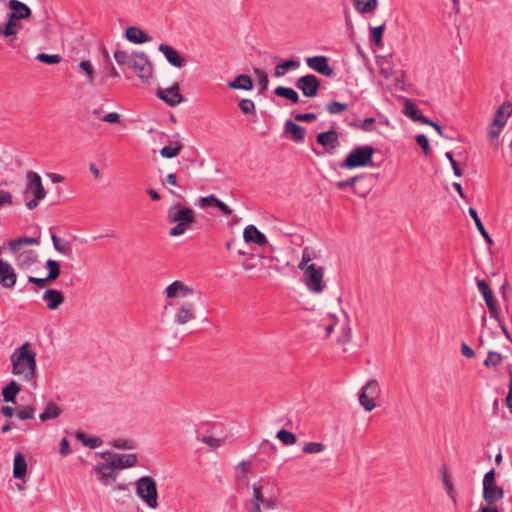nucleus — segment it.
<instances>
[{"mask_svg": "<svg viewBox=\"0 0 512 512\" xmlns=\"http://www.w3.org/2000/svg\"><path fill=\"white\" fill-rule=\"evenodd\" d=\"M477 287H478L479 292L482 294V296L485 300V303L488 307L490 316L494 319H498L499 308L497 305V301L494 298L493 292L490 289L488 283L483 279H478Z\"/></svg>", "mask_w": 512, "mask_h": 512, "instance_id": "obj_12", "label": "nucleus"}, {"mask_svg": "<svg viewBox=\"0 0 512 512\" xmlns=\"http://www.w3.org/2000/svg\"><path fill=\"white\" fill-rule=\"evenodd\" d=\"M62 414V409L54 402H49L44 411L40 414L39 418L45 422L51 419H56Z\"/></svg>", "mask_w": 512, "mask_h": 512, "instance_id": "obj_32", "label": "nucleus"}, {"mask_svg": "<svg viewBox=\"0 0 512 512\" xmlns=\"http://www.w3.org/2000/svg\"><path fill=\"white\" fill-rule=\"evenodd\" d=\"M504 497V490L498 486L495 479V470L488 471L483 478V499L492 505Z\"/></svg>", "mask_w": 512, "mask_h": 512, "instance_id": "obj_8", "label": "nucleus"}, {"mask_svg": "<svg viewBox=\"0 0 512 512\" xmlns=\"http://www.w3.org/2000/svg\"><path fill=\"white\" fill-rule=\"evenodd\" d=\"M254 74L258 77L259 85L261 86L262 90H266L268 87V75L265 71L260 69H254Z\"/></svg>", "mask_w": 512, "mask_h": 512, "instance_id": "obj_55", "label": "nucleus"}, {"mask_svg": "<svg viewBox=\"0 0 512 512\" xmlns=\"http://www.w3.org/2000/svg\"><path fill=\"white\" fill-rule=\"evenodd\" d=\"M375 149L372 146H358L354 148L340 164L341 168L352 169L372 164Z\"/></svg>", "mask_w": 512, "mask_h": 512, "instance_id": "obj_5", "label": "nucleus"}, {"mask_svg": "<svg viewBox=\"0 0 512 512\" xmlns=\"http://www.w3.org/2000/svg\"><path fill=\"white\" fill-rule=\"evenodd\" d=\"M104 463H98L95 466V471L98 473L99 477L98 479L106 486L112 485L117 477V469L114 466L112 460L110 457L104 458Z\"/></svg>", "mask_w": 512, "mask_h": 512, "instance_id": "obj_10", "label": "nucleus"}, {"mask_svg": "<svg viewBox=\"0 0 512 512\" xmlns=\"http://www.w3.org/2000/svg\"><path fill=\"white\" fill-rule=\"evenodd\" d=\"M316 140L317 143L322 145L328 152L340 146L338 132L334 129L319 133Z\"/></svg>", "mask_w": 512, "mask_h": 512, "instance_id": "obj_19", "label": "nucleus"}, {"mask_svg": "<svg viewBox=\"0 0 512 512\" xmlns=\"http://www.w3.org/2000/svg\"><path fill=\"white\" fill-rule=\"evenodd\" d=\"M26 187L24 191L25 205L29 210H34L46 197L47 192L43 186L40 175L34 171L26 173Z\"/></svg>", "mask_w": 512, "mask_h": 512, "instance_id": "obj_4", "label": "nucleus"}, {"mask_svg": "<svg viewBox=\"0 0 512 512\" xmlns=\"http://www.w3.org/2000/svg\"><path fill=\"white\" fill-rule=\"evenodd\" d=\"M114 446L120 449H133V442L127 439H117L114 441Z\"/></svg>", "mask_w": 512, "mask_h": 512, "instance_id": "obj_62", "label": "nucleus"}, {"mask_svg": "<svg viewBox=\"0 0 512 512\" xmlns=\"http://www.w3.org/2000/svg\"><path fill=\"white\" fill-rule=\"evenodd\" d=\"M219 201L218 198H216L215 196L213 195H209V196H206V197H202L200 198L199 202H200V205L202 207H205V206H208V205H213L215 206L217 204V202Z\"/></svg>", "mask_w": 512, "mask_h": 512, "instance_id": "obj_64", "label": "nucleus"}, {"mask_svg": "<svg viewBox=\"0 0 512 512\" xmlns=\"http://www.w3.org/2000/svg\"><path fill=\"white\" fill-rule=\"evenodd\" d=\"M164 293L168 299H177L193 294L194 289L180 280H175L165 288Z\"/></svg>", "mask_w": 512, "mask_h": 512, "instance_id": "obj_15", "label": "nucleus"}, {"mask_svg": "<svg viewBox=\"0 0 512 512\" xmlns=\"http://www.w3.org/2000/svg\"><path fill=\"white\" fill-rule=\"evenodd\" d=\"M182 148L181 143H177L175 146H165L160 150V154L164 158H173L181 152Z\"/></svg>", "mask_w": 512, "mask_h": 512, "instance_id": "obj_44", "label": "nucleus"}, {"mask_svg": "<svg viewBox=\"0 0 512 512\" xmlns=\"http://www.w3.org/2000/svg\"><path fill=\"white\" fill-rule=\"evenodd\" d=\"M51 240L56 251L63 254H66L70 251V244L66 241L62 242L56 234L51 235Z\"/></svg>", "mask_w": 512, "mask_h": 512, "instance_id": "obj_46", "label": "nucleus"}, {"mask_svg": "<svg viewBox=\"0 0 512 512\" xmlns=\"http://www.w3.org/2000/svg\"><path fill=\"white\" fill-rule=\"evenodd\" d=\"M17 281V275L12 265L0 258V285L3 288H12Z\"/></svg>", "mask_w": 512, "mask_h": 512, "instance_id": "obj_16", "label": "nucleus"}, {"mask_svg": "<svg viewBox=\"0 0 512 512\" xmlns=\"http://www.w3.org/2000/svg\"><path fill=\"white\" fill-rule=\"evenodd\" d=\"M380 395L381 388L378 381L376 379H370L361 388L359 394L360 405L365 409V411L370 412L376 408V400Z\"/></svg>", "mask_w": 512, "mask_h": 512, "instance_id": "obj_7", "label": "nucleus"}, {"mask_svg": "<svg viewBox=\"0 0 512 512\" xmlns=\"http://www.w3.org/2000/svg\"><path fill=\"white\" fill-rule=\"evenodd\" d=\"M469 214L473 218L477 230L480 232V234L483 236V238L486 240V242L492 243V239H491L490 235L488 234V232L486 231V229L484 228V225L482 224V222L477 214V211L474 208L470 207Z\"/></svg>", "mask_w": 512, "mask_h": 512, "instance_id": "obj_38", "label": "nucleus"}, {"mask_svg": "<svg viewBox=\"0 0 512 512\" xmlns=\"http://www.w3.org/2000/svg\"><path fill=\"white\" fill-rule=\"evenodd\" d=\"M416 143L422 148V151L426 156L430 153L429 141L425 135H423V134L417 135Z\"/></svg>", "mask_w": 512, "mask_h": 512, "instance_id": "obj_57", "label": "nucleus"}, {"mask_svg": "<svg viewBox=\"0 0 512 512\" xmlns=\"http://www.w3.org/2000/svg\"><path fill=\"white\" fill-rule=\"evenodd\" d=\"M13 196L9 191L0 190V208L4 205H12Z\"/></svg>", "mask_w": 512, "mask_h": 512, "instance_id": "obj_59", "label": "nucleus"}, {"mask_svg": "<svg viewBox=\"0 0 512 512\" xmlns=\"http://www.w3.org/2000/svg\"><path fill=\"white\" fill-rule=\"evenodd\" d=\"M353 4L359 13H370L375 10L377 0H353Z\"/></svg>", "mask_w": 512, "mask_h": 512, "instance_id": "obj_36", "label": "nucleus"}, {"mask_svg": "<svg viewBox=\"0 0 512 512\" xmlns=\"http://www.w3.org/2000/svg\"><path fill=\"white\" fill-rule=\"evenodd\" d=\"M276 437L285 445H293L297 440L295 434L285 429L279 430Z\"/></svg>", "mask_w": 512, "mask_h": 512, "instance_id": "obj_45", "label": "nucleus"}, {"mask_svg": "<svg viewBox=\"0 0 512 512\" xmlns=\"http://www.w3.org/2000/svg\"><path fill=\"white\" fill-rule=\"evenodd\" d=\"M262 487L260 485H253V495L250 500L251 504H262L264 502V498L261 491Z\"/></svg>", "mask_w": 512, "mask_h": 512, "instance_id": "obj_54", "label": "nucleus"}, {"mask_svg": "<svg viewBox=\"0 0 512 512\" xmlns=\"http://www.w3.org/2000/svg\"><path fill=\"white\" fill-rule=\"evenodd\" d=\"M21 387L16 381L11 380L2 390L3 398L6 402H15L16 395L20 392Z\"/></svg>", "mask_w": 512, "mask_h": 512, "instance_id": "obj_33", "label": "nucleus"}, {"mask_svg": "<svg viewBox=\"0 0 512 512\" xmlns=\"http://www.w3.org/2000/svg\"><path fill=\"white\" fill-rule=\"evenodd\" d=\"M80 72L86 75L87 81L93 83L95 80V70L92 63L88 60L81 61L78 65Z\"/></svg>", "mask_w": 512, "mask_h": 512, "instance_id": "obj_42", "label": "nucleus"}, {"mask_svg": "<svg viewBox=\"0 0 512 512\" xmlns=\"http://www.w3.org/2000/svg\"><path fill=\"white\" fill-rule=\"evenodd\" d=\"M362 176L361 175H357V176H354V177H351L349 179H346V180H342V181H338L336 183V187L339 189V190H344L346 189L347 187H352L354 186V184L359 180L361 179Z\"/></svg>", "mask_w": 512, "mask_h": 512, "instance_id": "obj_56", "label": "nucleus"}, {"mask_svg": "<svg viewBox=\"0 0 512 512\" xmlns=\"http://www.w3.org/2000/svg\"><path fill=\"white\" fill-rule=\"evenodd\" d=\"M384 29H385V24H382L377 27H373L370 30L371 41L377 46L382 45V35H383Z\"/></svg>", "mask_w": 512, "mask_h": 512, "instance_id": "obj_47", "label": "nucleus"}, {"mask_svg": "<svg viewBox=\"0 0 512 512\" xmlns=\"http://www.w3.org/2000/svg\"><path fill=\"white\" fill-rule=\"evenodd\" d=\"M36 59L40 62H43V63H46V64H49V65H52V64H58L61 62L62 58L60 55L58 54H53V55H50V54H45V53H39L37 56H36Z\"/></svg>", "mask_w": 512, "mask_h": 512, "instance_id": "obj_48", "label": "nucleus"}, {"mask_svg": "<svg viewBox=\"0 0 512 512\" xmlns=\"http://www.w3.org/2000/svg\"><path fill=\"white\" fill-rule=\"evenodd\" d=\"M8 7L12 10L9 14L11 20L27 19L31 16V9L19 0H10Z\"/></svg>", "mask_w": 512, "mask_h": 512, "instance_id": "obj_20", "label": "nucleus"}, {"mask_svg": "<svg viewBox=\"0 0 512 512\" xmlns=\"http://www.w3.org/2000/svg\"><path fill=\"white\" fill-rule=\"evenodd\" d=\"M34 408L31 406H26L23 409L18 410L17 416L21 420H28L34 417Z\"/></svg>", "mask_w": 512, "mask_h": 512, "instance_id": "obj_58", "label": "nucleus"}, {"mask_svg": "<svg viewBox=\"0 0 512 512\" xmlns=\"http://www.w3.org/2000/svg\"><path fill=\"white\" fill-rule=\"evenodd\" d=\"M243 238L246 242H252L259 246L267 243L266 236L260 232L254 225H248L243 232Z\"/></svg>", "mask_w": 512, "mask_h": 512, "instance_id": "obj_25", "label": "nucleus"}, {"mask_svg": "<svg viewBox=\"0 0 512 512\" xmlns=\"http://www.w3.org/2000/svg\"><path fill=\"white\" fill-rule=\"evenodd\" d=\"M300 63L296 60H286L275 67V76L281 77L287 70L298 68Z\"/></svg>", "mask_w": 512, "mask_h": 512, "instance_id": "obj_41", "label": "nucleus"}, {"mask_svg": "<svg viewBox=\"0 0 512 512\" xmlns=\"http://www.w3.org/2000/svg\"><path fill=\"white\" fill-rule=\"evenodd\" d=\"M296 87L309 98L315 97L318 94L320 87V80L313 74L304 75L297 79Z\"/></svg>", "mask_w": 512, "mask_h": 512, "instance_id": "obj_11", "label": "nucleus"}, {"mask_svg": "<svg viewBox=\"0 0 512 512\" xmlns=\"http://www.w3.org/2000/svg\"><path fill=\"white\" fill-rule=\"evenodd\" d=\"M325 449L324 444L319 442H307L303 447V452L307 454L320 453Z\"/></svg>", "mask_w": 512, "mask_h": 512, "instance_id": "obj_49", "label": "nucleus"}, {"mask_svg": "<svg viewBox=\"0 0 512 512\" xmlns=\"http://www.w3.org/2000/svg\"><path fill=\"white\" fill-rule=\"evenodd\" d=\"M110 457L116 469L130 468L136 465L137 456L135 454H111L110 452L103 453L102 457Z\"/></svg>", "mask_w": 512, "mask_h": 512, "instance_id": "obj_18", "label": "nucleus"}, {"mask_svg": "<svg viewBox=\"0 0 512 512\" xmlns=\"http://www.w3.org/2000/svg\"><path fill=\"white\" fill-rule=\"evenodd\" d=\"M156 95L171 107L179 105L184 100L178 83L166 89H158Z\"/></svg>", "mask_w": 512, "mask_h": 512, "instance_id": "obj_14", "label": "nucleus"}, {"mask_svg": "<svg viewBox=\"0 0 512 512\" xmlns=\"http://www.w3.org/2000/svg\"><path fill=\"white\" fill-rule=\"evenodd\" d=\"M40 242H41L40 235H38L36 237L23 236V237H19L17 239L10 240L8 242V247L12 253H18V251L20 250V248L23 245H39Z\"/></svg>", "mask_w": 512, "mask_h": 512, "instance_id": "obj_27", "label": "nucleus"}, {"mask_svg": "<svg viewBox=\"0 0 512 512\" xmlns=\"http://www.w3.org/2000/svg\"><path fill=\"white\" fill-rule=\"evenodd\" d=\"M158 49L172 66L177 68H182L184 66V58H182L178 51H176L173 47L167 44H160Z\"/></svg>", "mask_w": 512, "mask_h": 512, "instance_id": "obj_22", "label": "nucleus"}, {"mask_svg": "<svg viewBox=\"0 0 512 512\" xmlns=\"http://www.w3.org/2000/svg\"><path fill=\"white\" fill-rule=\"evenodd\" d=\"M510 108V105H502L499 107L493 119L492 126H499L500 128H503L507 121V117L510 115Z\"/></svg>", "mask_w": 512, "mask_h": 512, "instance_id": "obj_34", "label": "nucleus"}, {"mask_svg": "<svg viewBox=\"0 0 512 512\" xmlns=\"http://www.w3.org/2000/svg\"><path fill=\"white\" fill-rule=\"evenodd\" d=\"M201 441L210 447L216 448L222 445V441L220 438H215L213 436H203Z\"/></svg>", "mask_w": 512, "mask_h": 512, "instance_id": "obj_60", "label": "nucleus"}, {"mask_svg": "<svg viewBox=\"0 0 512 512\" xmlns=\"http://www.w3.org/2000/svg\"><path fill=\"white\" fill-rule=\"evenodd\" d=\"M348 109V105L338 101H331L327 104V110L330 114H338Z\"/></svg>", "mask_w": 512, "mask_h": 512, "instance_id": "obj_51", "label": "nucleus"}, {"mask_svg": "<svg viewBox=\"0 0 512 512\" xmlns=\"http://www.w3.org/2000/svg\"><path fill=\"white\" fill-rule=\"evenodd\" d=\"M503 361V356L496 351H489L487 358L484 360L483 365L486 368H495Z\"/></svg>", "mask_w": 512, "mask_h": 512, "instance_id": "obj_40", "label": "nucleus"}, {"mask_svg": "<svg viewBox=\"0 0 512 512\" xmlns=\"http://www.w3.org/2000/svg\"><path fill=\"white\" fill-rule=\"evenodd\" d=\"M239 108L244 114H252L255 112V103L251 99H242L239 102Z\"/></svg>", "mask_w": 512, "mask_h": 512, "instance_id": "obj_52", "label": "nucleus"}, {"mask_svg": "<svg viewBox=\"0 0 512 512\" xmlns=\"http://www.w3.org/2000/svg\"><path fill=\"white\" fill-rule=\"evenodd\" d=\"M166 219L169 223L176 224L169 230V235L177 237L186 233L196 222L195 211L180 203H176L169 207Z\"/></svg>", "mask_w": 512, "mask_h": 512, "instance_id": "obj_3", "label": "nucleus"}, {"mask_svg": "<svg viewBox=\"0 0 512 512\" xmlns=\"http://www.w3.org/2000/svg\"><path fill=\"white\" fill-rule=\"evenodd\" d=\"M43 300L50 310H56L64 303V296L59 290L47 289L43 294Z\"/></svg>", "mask_w": 512, "mask_h": 512, "instance_id": "obj_24", "label": "nucleus"}, {"mask_svg": "<svg viewBox=\"0 0 512 512\" xmlns=\"http://www.w3.org/2000/svg\"><path fill=\"white\" fill-rule=\"evenodd\" d=\"M16 255L15 261L16 265L20 269H28L32 265H34L37 261L38 255L33 250H24L18 251V253H14Z\"/></svg>", "mask_w": 512, "mask_h": 512, "instance_id": "obj_23", "label": "nucleus"}, {"mask_svg": "<svg viewBox=\"0 0 512 512\" xmlns=\"http://www.w3.org/2000/svg\"><path fill=\"white\" fill-rule=\"evenodd\" d=\"M317 252L311 247H305L302 251V259L300 263L298 264V268L305 269L307 266H309V262L317 258Z\"/></svg>", "mask_w": 512, "mask_h": 512, "instance_id": "obj_37", "label": "nucleus"}, {"mask_svg": "<svg viewBox=\"0 0 512 512\" xmlns=\"http://www.w3.org/2000/svg\"><path fill=\"white\" fill-rule=\"evenodd\" d=\"M441 475H442V481H443V484H444V487L446 489V492L447 494L449 495V497L451 498V500L456 503V495H455V489H454V486L447 474V471L445 469H442L441 470Z\"/></svg>", "mask_w": 512, "mask_h": 512, "instance_id": "obj_43", "label": "nucleus"}, {"mask_svg": "<svg viewBox=\"0 0 512 512\" xmlns=\"http://www.w3.org/2000/svg\"><path fill=\"white\" fill-rule=\"evenodd\" d=\"M196 318L194 304L190 302L179 303L174 314V322L178 325H185Z\"/></svg>", "mask_w": 512, "mask_h": 512, "instance_id": "obj_13", "label": "nucleus"}, {"mask_svg": "<svg viewBox=\"0 0 512 512\" xmlns=\"http://www.w3.org/2000/svg\"><path fill=\"white\" fill-rule=\"evenodd\" d=\"M307 65L316 72L331 77L334 74L333 68L328 63L326 56H314L306 59Z\"/></svg>", "mask_w": 512, "mask_h": 512, "instance_id": "obj_17", "label": "nucleus"}, {"mask_svg": "<svg viewBox=\"0 0 512 512\" xmlns=\"http://www.w3.org/2000/svg\"><path fill=\"white\" fill-rule=\"evenodd\" d=\"M251 463L243 460L235 466V483L239 488H246L249 485L248 472Z\"/></svg>", "mask_w": 512, "mask_h": 512, "instance_id": "obj_21", "label": "nucleus"}, {"mask_svg": "<svg viewBox=\"0 0 512 512\" xmlns=\"http://www.w3.org/2000/svg\"><path fill=\"white\" fill-rule=\"evenodd\" d=\"M50 280L46 278L28 277V282L35 284L39 288H44Z\"/></svg>", "mask_w": 512, "mask_h": 512, "instance_id": "obj_63", "label": "nucleus"}, {"mask_svg": "<svg viewBox=\"0 0 512 512\" xmlns=\"http://www.w3.org/2000/svg\"><path fill=\"white\" fill-rule=\"evenodd\" d=\"M114 59L118 65L132 69L143 82H149L152 78L153 66L144 52L129 53L124 50H116Z\"/></svg>", "mask_w": 512, "mask_h": 512, "instance_id": "obj_2", "label": "nucleus"}, {"mask_svg": "<svg viewBox=\"0 0 512 512\" xmlns=\"http://www.w3.org/2000/svg\"><path fill=\"white\" fill-rule=\"evenodd\" d=\"M136 495L142 499L150 508L158 507V492L154 479L150 476H143L136 482Z\"/></svg>", "mask_w": 512, "mask_h": 512, "instance_id": "obj_6", "label": "nucleus"}, {"mask_svg": "<svg viewBox=\"0 0 512 512\" xmlns=\"http://www.w3.org/2000/svg\"><path fill=\"white\" fill-rule=\"evenodd\" d=\"M228 87L235 90H251L253 88V82L250 76L241 74L233 81L229 82Z\"/></svg>", "mask_w": 512, "mask_h": 512, "instance_id": "obj_30", "label": "nucleus"}, {"mask_svg": "<svg viewBox=\"0 0 512 512\" xmlns=\"http://www.w3.org/2000/svg\"><path fill=\"white\" fill-rule=\"evenodd\" d=\"M45 268L48 270L47 279L50 281L56 280L60 275V264L53 259H48L45 263Z\"/></svg>", "mask_w": 512, "mask_h": 512, "instance_id": "obj_39", "label": "nucleus"}, {"mask_svg": "<svg viewBox=\"0 0 512 512\" xmlns=\"http://www.w3.org/2000/svg\"><path fill=\"white\" fill-rule=\"evenodd\" d=\"M27 473V462L25 456L18 452L15 454L13 463V476L16 479H23Z\"/></svg>", "mask_w": 512, "mask_h": 512, "instance_id": "obj_29", "label": "nucleus"}, {"mask_svg": "<svg viewBox=\"0 0 512 512\" xmlns=\"http://www.w3.org/2000/svg\"><path fill=\"white\" fill-rule=\"evenodd\" d=\"M12 373L19 376L21 380L29 382L36 376V353L31 345L26 342L16 348L10 357Z\"/></svg>", "mask_w": 512, "mask_h": 512, "instance_id": "obj_1", "label": "nucleus"}, {"mask_svg": "<svg viewBox=\"0 0 512 512\" xmlns=\"http://www.w3.org/2000/svg\"><path fill=\"white\" fill-rule=\"evenodd\" d=\"M274 93L279 96V97H283V98H286L288 99L289 101H291L292 103L296 104L299 102V95L298 93L292 89V88H289V87H284V86H278Z\"/></svg>", "mask_w": 512, "mask_h": 512, "instance_id": "obj_35", "label": "nucleus"}, {"mask_svg": "<svg viewBox=\"0 0 512 512\" xmlns=\"http://www.w3.org/2000/svg\"><path fill=\"white\" fill-rule=\"evenodd\" d=\"M403 113L415 122L423 123V119L427 118L426 116L422 115L421 111L410 100H406Z\"/></svg>", "mask_w": 512, "mask_h": 512, "instance_id": "obj_31", "label": "nucleus"}, {"mask_svg": "<svg viewBox=\"0 0 512 512\" xmlns=\"http://www.w3.org/2000/svg\"><path fill=\"white\" fill-rule=\"evenodd\" d=\"M284 131L291 134V139L295 142H303L306 135V130L294 123L292 120H286L284 124Z\"/></svg>", "mask_w": 512, "mask_h": 512, "instance_id": "obj_28", "label": "nucleus"}, {"mask_svg": "<svg viewBox=\"0 0 512 512\" xmlns=\"http://www.w3.org/2000/svg\"><path fill=\"white\" fill-rule=\"evenodd\" d=\"M16 25V22L14 20H11L10 17H8V22L3 25H0V34H3L6 37L14 35L16 33Z\"/></svg>", "mask_w": 512, "mask_h": 512, "instance_id": "obj_50", "label": "nucleus"}, {"mask_svg": "<svg viewBox=\"0 0 512 512\" xmlns=\"http://www.w3.org/2000/svg\"><path fill=\"white\" fill-rule=\"evenodd\" d=\"M323 321H324L323 325H324V329L326 332V336L329 337L331 335V333L333 332L334 326L336 325L338 320L334 315H328V317L326 319H324Z\"/></svg>", "mask_w": 512, "mask_h": 512, "instance_id": "obj_53", "label": "nucleus"}, {"mask_svg": "<svg viewBox=\"0 0 512 512\" xmlns=\"http://www.w3.org/2000/svg\"><path fill=\"white\" fill-rule=\"evenodd\" d=\"M294 118L295 120L301 122H311L314 121L317 118V116L315 113H297L294 114Z\"/></svg>", "mask_w": 512, "mask_h": 512, "instance_id": "obj_61", "label": "nucleus"}, {"mask_svg": "<svg viewBox=\"0 0 512 512\" xmlns=\"http://www.w3.org/2000/svg\"><path fill=\"white\" fill-rule=\"evenodd\" d=\"M125 37L128 41L135 44H143L150 41V37L137 26L128 27L125 31Z\"/></svg>", "mask_w": 512, "mask_h": 512, "instance_id": "obj_26", "label": "nucleus"}, {"mask_svg": "<svg viewBox=\"0 0 512 512\" xmlns=\"http://www.w3.org/2000/svg\"><path fill=\"white\" fill-rule=\"evenodd\" d=\"M301 270L304 271V281L308 290L313 293H321L326 287L323 281V268L321 266L311 264L307 266L305 269Z\"/></svg>", "mask_w": 512, "mask_h": 512, "instance_id": "obj_9", "label": "nucleus"}]
</instances>
